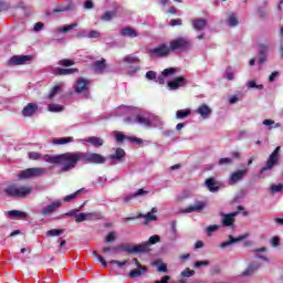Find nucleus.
Here are the masks:
<instances>
[{"label":"nucleus","mask_w":283,"mask_h":283,"mask_svg":"<svg viewBox=\"0 0 283 283\" xmlns=\"http://www.w3.org/2000/svg\"><path fill=\"white\" fill-rule=\"evenodd\" d=\"M63 87H65V84L63 82L55 84L49 92L48 99L54 101V98H56V96H59V94L63 92Z\"/></svg>","instance_id":"19"},{"label":"nucleus","mask_w":283,"mask_h":283,"mask_svg":"<svg viewBox=\"0 0 283 283\" xmlns=\"http://www.w3.org/2000/svg\"><path fill=\"white\" fill-rule=\"evenodd\" d=\"M94 71L97 73H101L105 70V67H107V64L105 63V59H102L99 61H96L93 64Z\"/></svg>","instance_id":"36"},{"label":"nucleus","mask_w":283,"mask_h":283,"mask_svg":"<svg viewBox=\"0 0 283 283\" xmlns=\"http://www.w3.org/2000/svg\"><path fill=\"white\" fill-rule=\"evenodd\" d=\"M164 122L160 117L150 114V127H158L159 129L163 128Z\"/></svg>","instance_id":"34"},{"label":"nucleus","mask_w":283,"mask_h":283,"mask_svg":"<svg viewBox=\"0 0 283 283\" xmlns=\"http://www.w3.org/2000/svg\"><path fill=\"white\" fill-rule=\"evenodd\" d=\"M192 28L197 32H202V30H205V28H207V20H205V19L192 20Z\"/></svg>","instance_id":"27"},{"label":"nucleus","mask_w":283,"mask_h":283,"mask_svg":"<svg viewBox=\"0 0 283 283\" xmlns=\"http://www.w3.org/2000/svg\"><path fill=\"white\" fill-rule=\"evenodd\" d=\"M245 87H248V90H259V91H262L264 90V85L262 84H258L255 82V80H250L245 83Z\"/></svg>","instance_id":"38"},{"label":"nucleus","mask_w":283,"mask_h":283,"mask_svg":"<svg viewBox=\"0 0 283 283\" xmlns=\"http://www.w3.org/2000/svg\"><path fill=\"white\" fill-rule=\"evenodd\" d=\"M48 109L49 112L59 113V112H63L64 108L62 105H59V104H49Z\"/></svg>","instance_id":"50"},{"label":"nucleus","mask_w":283,"mask_h":283,"mask_svg":"<svg viewBox=\"0 0 283 283\" xmlns=\"http://www.w3.org/2000/svg\"><path fill=\"white\" fill-rule=\"evenodd\" d=\"M109 158L111 160H120L122 158H125V150L123 148H117Z\"/></svg>","instance_id":"40"},{"label":"nucleus","mask_w":283,"mask_h":283,"mask_svg":"<svg viewBox=\"0 0 283 283\" xmlns=\"http://www.w3.org/2000/svg\"><path fill=\"white\" fill-rule=\"evenodd\" d=\"M93 256L96 258V260H98L102 264V266L107 268V261H105V259L103 256H101V254H98L96 251H93Z\"/></svg>","instance_id":"57"},{"label":"nucleus","mask_w":283,"mask_h":283,"mask_svg":"<svg viewBox=\"0 0 283 283\" xmlns=\"http://www.w3.org/2000/svg\"><path fill=\"white\" fill-rule=\"evenodd\" d=\"M69 143H74V137H60L52 139V145H69Z\"/></svg>","instance_id":"33"},{"label":"nucleus","mask_w":283,"mask_h":283,"mask_svg":"<svg viewBox=\"0 0 283 283\" xmlns=\"http://www.w3.org/2000/svg\"><path fill=\"white\" fill-rule=\"evenodd\" d=\"M263 125H265L266 127H271V126H273L274 127V129H277V127H281L282 125L280 124V123H276L275 124V120H273V119H264L263 120Z\"/></svg>","instance_id":"55"},{"label":"nucleus","mask_w":283,"mask_h":283,"mask_svg":"<svg viewBox=\"0 0 283 283\" xmlns=\"http://www.w3.org/2000/svg\"><path fill=\"white\" fill-rule=\"evenodd\" d=\"M124 123L128 125H144V127H151V113H139L135 117H126Z\"/></svg>","instance_id":"4"},{"label":"nucleus","mask_w":283,"mask_h":283,"mask_svg":"<svg viewBox=\"0 0 283 283\" xmlns=\"http://www.w3.org/2000/svg\"><path fill=\"white\" fill-rule=\"evenodd\" d=\"M101 36V32L96 30L88 31V39H98Z\"/></svg>","instance_id":"64"},{"label":"nucleus","mask_w":283,"mask_h":283,"mask_svg":"<svg viewBox=\"0 0 283 283\" xmlns=\"http://www.w3.org/2000/svg\"><path fill=\"white\" fill-rule=\"evenodd\" d=\"M49 165H60L62 171H72L82 163L81 151H69L61 155H52V157H46Z\"/></svg>","instance_id":"1"},{"label":"nucleus","mask_w":283,"mask_h":283,"mask_svg":"<svg viewBox=\"0 0 283 283\" xmlns=\"http://www.w3.org/2000/svg\"><path fill=\"white\" fill-rule=\"evenodd\" d=\"M85 220H101L103 214L101 212H84Z\"/></svg>","instance_id":"43"},{"label":"nucleus","mask_w":283,"mask_h":283,"mask_svg":"<svg viewBox=\"0 0 283 283\" xmlns=\"http://www.w3.org/2000/svg\"><path fill=\"white\" fill-rule=\"evenodd\" d=\"M45 174V168H29L18 174V180H30V178H39Z\"/></svg>","instance_id":"8"},{"label":"nucleus","mask_w":283,"mask_h":283,"mask_svg":"<svg viewBox=\"0 0 283 283\" xmlns=\"http://www.w3.org/2000/svg\"><path fill=\"white\" fill-rule=\"evenodd\" d=\"M219 165L220 166H222V165H233V159L229 158V157L221 158V159H219Z\"/></svg>","instance_id":"62"},{"label":"nucleus","mask_w":283,"mask_h":283,"mask_svg":"<svg viewBox=\"0 0 283 283\" xmlns=\"http://www.w3.org/2000/svg\"><path fill=\"white\" fill-rule=\"evenodd\" d=\"M32 191H33V188L30 186H17V185H11L7 187L4 190V192L10 198H25L27 196H30Z\"/></svg>","instance_id":"2"},{"label":"nucleus","mask_w":283,"mask_h":283,"mask_svg":"<svg viewBox=\"0 0 283 283\" xmlns=\"http://www.w3.org/2000/svg\"><path fill=\"white\" fill-rule=\"evenodd\" d=\"M36 112H39V105H36L34 103H29L22 109V116H24L25 118H30V117L34 116V114H36Z\"/></svg>","instance_id":"18"},{"label":"nucleus","mask_w":283,"mask_h":283,"mask_svg":"<svg viewBox=\"0 0 283 283\" xmlns=\"http://www.w3.org/2000/svg\"><path fill=\"white\" fill-rule=\"evenodd\" d=\"M81 143L83 145H85V143H88L90 145H93V147H103L105 142L101 137L92 136V137L82 139Z\"/></svg>","instance_id":"22"},{"label":"nucleus","mask_w":283,"mask_h":283,"mask_svg":"<svg viewBox=\"0 0 283 283\" xmlns=\"http://www.w3.org/2000/svg\"><path fill=\"white\" fill-rule=\"evenodd\" d=\"M244 240V237H238L233 238V235H229V241H224L220 244V249H228V247H231V244H235V242H242Z\"/></svg>","instance_id":"28"},{"label":"nucleus","mask_w":283,"mask_h":283,"mask_svg":"<svg viewBox=\"0 0 283 283\" xmlns=\"http://www.w3.org/2000/svg\"><path fill=\"white\" fill-rule=\"evenodd\" d=\"M259 54H268L269 55V44L260 43L259 44Z\"/></svg>","instance_id":"58"},{"label":"nucleus","mask_w":283,"mask_h":283,"mask_svg":"<svg viewBox=\"0 0 283 283\" xmlns=\"http://www.w3.org/2000/svg\"><path fill=\"white\" fill-rule=\"evenodd\" d=\"M248 169L244 168L242 170H238L235 172H233L231 176H230V179H229V185H235V182H240V180H242V178L245 177V175L248 174Z\"/></svg>","instance_id":"20"},{"label":"nucleus","mask_w":283,"mask_h":283,"mask_svg":"<svg viewBox=\"0 0 283 283\" xmlns=\"http://www.w3.org/2000/svg\"><path fill=\"white\" fill-rule=\"evenodd\" d=\"M211 113H212L211 107H209V105L207 104H202L197 109V114H199L201 118H203V120H207V118L211 116Z\"/></svg>","instance_id":"23"},{"label":"nucleus","mask_w":283,"mask_h":283,"mask_svg":"<svg viewBox=\"0 0 283 283\" xmlns=\"http://www.w3.org/2000/svg\"><path fill=\"white\" fill-rule=\"evenodd\" d=\"M28 156L30 160H43L44 163H50L46 158H52V155H43L36 151H30L28 153Z\"/></svg>","instance_id":"25"},{"label":"nucleus","mask_w":283,"mask_h":283,"mask_svg":"<svg viewBox=\"0 0 283 283\" xmlns=\"http://www.w3.org/2000/svg\"><path fill=\"white\" fill-rule=\"evenodd\" d=\"M270 189H271V193H280V191L283 190V185L282 184H279V185L273 184Z\"/></svg>","instance_id":"59"},{"label":"nucleus","mask_w":283,"mask_h":283,"mask_svg":"<svg viewBox=\"0 0 283 283\" xmlns=\"http://www.w3.org/2000/svg\"><path fill=\"white\" fill-rule=\"evenodd\" d=\"M187 116H191L190 108L179 109L176 112V118H178L179 120H182V118H187Z\"/></svg>","instance_id":"41"},{"label":"nucleus","mask_w":283,"mask_h":283,"mask_svg":"<svg viewBox=\"0 0 283 283\" xmlns=\"http://www.w3.org/2000/svg\"><path fill=\"white\" fill-rule=\"evenodd\" d=\"M223 77L227 78V81H233V78H235V74L232 71L228 70L226 71Z\"/></svg>","instance_id":"63"},{"label":"nucleus","mask_w":283,"mask_h":283,"mask_svg":"<svg viewBox=\"0 0 283 283\" xmlns=\"http://www.w3.org/2000/svg\"><path fill=\"white\" fill-rule=\"evenodd\" d=\"M63 232H64L63 229H52L46 232V237L48 238H56L59 235H62Z\"/></svg>","instance_id":"48"},{"label":"nucleus","mask_w":283,"mask_h":283,"mask_svg":"<svg viewBox=\"0 0 283 283\" xmlns=\"http://www.w3.org/2000/svg\"><path fill=\"white\" fill-rule=\"evenodd\" d=\"M74 28H78V23L75 22L72 24L60 27V28L55 29L54 32H55V34H61V33L66 34V32L74 30Z\"/></svg>","instance_id":"31"},{"label":"nucleus","mask_w":283,"mask_h":283,"mask_svg":"<svg viewBox=\"0 0 283 283\" xmlns=\"http://www.w3.org/2000/svg\"><path fill=\"white\" fill-rule=\"evenodd\" d=\"M70 10H74V6L69 4L66 7H57L54 9V12H70Z\"/></svg>","instance_id":"56"},{"label":"nucleus","mask_w":283,"mask_h":283,"mask_svg":"<svg viewBox=\"0 0 283 283\" xmlns=\"http://www.w3.org/2000/svg\"><path fill=\"white\" fill-rule=\"evenodd\" d=\"M62 205H63V202L61 200H55V201L42 207L39 210V213H40V216H43V217L51 216L52 213H54V211L61 209Z\"/></svg>","instance_id":"10"},{"label":"nucleus","mask_w":283,"mask_h":283,"mask_svg":"<svg viewBox=\"0 0 283 283\" xmlns=\"http://www.w3.org/2000/svg\"><path fill=\"white\" fill-rule=\"evenodd\" d=\"M240 21H238V17H235V13H230L228 17V25L230 28H235Z\"/></svg>","instance_id":"45"},{"label":"nucleus","mask_w":283,"mask_h":283,"mask_svg":"<svg viewBox=\"0 0 283 283\" xmlns=\"http://www.w3.org/2000/svg\"><path fill=\"white\" fill-rule=\"evenodd\" d=\"M81 157H82V163H84L85 165H105V163H107V158H105L103 155L97 153L81 151Z\"/></svg>","instance_id":"3"},{"label":"nucleus","mask_w":283,"mask_h":283,"mask_svg":"<svg viewBox=\"0 0 283 283\" xmlns=\"http://www.w3.org/2000/svg\"><path fill=\"white\" fill-rule=\"evenodd\" d=\"M218 229H220V226L218 224H212L206 228V233H208V235H211V233H216V231H218Z\"/></svg>","instance_id":"60"},{"label":"nucleus","mask_w":283,"mask_h":283,"mask_svg":"<svg viewBox=\"0 0 283 283\" xmlns=\"http://www.w3.org/2000/svg\"><path fill=\"white\" fill-rule=\"evenodd\" d=\"M176 72H178V69H175V67L164 70L163 73L157 77L156 83H159L160 85H163V83H165V76L176 74Z\"/></svg>","instance_id":"24"},{"label":"nucleus","mask_w":283,"mask_h":283,"mask_svg":"<svg viewBox=\"0 0 283 283\" xmlns=\"http://www.w3.org/2000/svg\"><path fill=\"white\" fill-rule=\"evenodd\" d=\"M10 218H28V213L19 211V210H11L9 211Z\"/></svg>","instance_id":"47"},{"label":"nucleus","mask_w":283,"mask_h":283,"mask_svg":"<svg viewBox=\"0 0 283 283\" xmlns=\"http://www.w3.org/2000/svg\"><path fill=\"white\" fill-rule=\"evenodd\" d=\"M256 13L259 17H261V19H264V17L269 14V11H266V4H264L263 7H259L256 9Z\"/></svg>","instance_id":"52"},{"label":"nucleus","mask_w":283,"mask_h":283,"mask_svg":"<svg viewBox=\"0 0 283 283\" xmlns=\"http://www.w3.org/2000/svg\"><path fill=\"white\" fill-rule=\"evenodd\" d=\"M206 187L211 191V193H216V191L220 189V184H218L214 178H208L206 180Z\"/></svg>","instance_id":"26"},{"label":"nucleus","mask_w":283,"mask_h":283,"mask_svg":"<svg viewBox=\"0 0 283 283\" xmlns=\"http://www.w3.org/2000/svg\"><path fill=\"white\" fill-rule=\"evenodd\" d=\"M202 266H209V261H196L193 263L195 269H202Z\"/></svg>","instance_id":"61"},{"label":"nucleus","mask_w":283,"mask_h":283,"mask_svg":"<svg viewBox=\"0 0 283 283\" xmlns=\"http://www.w3.org/2000/svg\"><path fill=\"white\" fill-rule=\"evenodd\" d=\"M147 193H149V191L140 188L134 193H130V195H127V196H124V197L119 198V200H122L123 205H129V202H132V200L134 198H140L143 196H147Z\"/></svg>","instance_id":"13"},{"label":"nucleus","mask_w":283,"mask_h":283,"mask_svg":"<svg viewBox=\"0 0 283 283\" xmlns=\"http://www.w3.org/2000/svg\"><path fill=\"white\" fill-rule=\"evenodd\" d=\"M132 112H134V109H132V107H129V106H119L116 109V115L117 116H125L127 114H132Z\"/></svg>","instance_id":"42"},{"label":"nucleus","mask_w":283,"mask_h":283,"mask_svg":"<svg viewBox=\"0 0 283 283\" xmlns=\"http://www.w3.org/2000/svg\"><path fill=\"white\" fill-rule=\"evenodd\" d=\"M122 36H128L129 39H136L138 31L133 28H124L120 30Z\"/></svg>","instance_id":"30"},{"label":"nucleus","mask_w":283,"mask_h":283,"mask_svg":"<svg viewBox=\"0 0 283 283\" xmlns=\"http://www.w3.org/2000/svg\"><path fill=\"white\" fill-rule=\"evenodd\" d=\"M124 245H115V247H104L101 249L102 253H117L118 251H123Z\"/></svg>","instance_id":"35"},{"label":"nucleus","mask_w":283,"mask_h":283,"mask_svg":"<svg viewBox=\"0 0 283 283\" xmlns=\"http://www.w3.org/2000/svg\"><path fill=\"white\" fill-rule=\"evenodd\" d=\"M93 185L96 187H105L107 185V177H98L95 181H93Z\"/></svg>","instance_id":"51"},{"label":"nucleus","mask_w":283,"mask_h":283,"mask_svg":"<svg viewBox=\"0 0 283 283\" xmlns=\"http://www.w3.org/2000/svg\"><path fill=\"white\" fill-rule=\"evenodd\" d=\"M124 63L133 64V63H138V57L136 55H126L124 57Z\"/></svg>","instance_id":"53"},{"label":"nucleus","mask_w":283,"mask_h":283,"mask_svg":"<svg viewBox=\"0 0 283 283\" xmlns=\"http://www.w3.org/2000/svg\"><path fill=\"white\" fill-rule=\"evenodd\" d=\"M120 8H115L112 11H106L103 15H102V21H112V19H116L118 12H119Z\"/></svg>","instance_id":"29"},{"label":"nucleus","mask_w":283,"mask_h":283,"mask_svg":"<svg viewBox=\"0 0 283 283\" xmlns=\"http://www.w3.org/2000/svg\"><path fill=\"white\" fill-rule=\"evenodd\" d=\"M123 251H126V253H147V251H149V248L145 241L133 247L124 245Z\"/></svg>","instance_id":"12"},{"label":"nucleus","mask_w":283,"mask_h":283,"mask_svg":"<svg viewBox=\"0 0 283 283\" xmlns=\"http://www.w3.org/2000/svg\"><path fill=\"white\" fill-rule=\"evenodd\" d=\"M76 72H78V69H55L54 70V74H56L57 76H67Z\"/></svg>","instance_id":"32"},{"label":"nucleus","mask_w":283,"mask_h":283,"mask_svg":"<svg viewBox=\"0 0 283 283\" xmlns=\"http://www.w3.org/2000/svg\"><path fill=\"white\" fill-rule=\"evenodd\" d=\"M28 61H30V55H13L8 61V65H25Z\"/></svg>","instance_id":"17"},{"label":"nucleus","mask_w":283,"mask_h":283,"mask_svg":"<svg viewBox=\"0 0 283 283\" xmlns=\"http://www.w3.org/2000/svg\"><path fill=\"white\" fill-rule=\"evenodd\" d=\"M115 138H116L117 143H123V140H129L130 143H136V145L143 144V139L124 135L120 132H115Z\"/></svg>","instance_id":"16"},{"label":"nucleus","mask_w":283,"mask_h":283,"mask_svg":"<svg viewBox=\"0 0 283 283\" xmlns=\"http://www.w3.org/2000/svg\"><path fill=\"white\" fill-rule=\"evenodd\" d=\"M155 213H158V208H151V211L143 216V218H145L146 222H154V220H157V217Z\"/></svg>","instance_id":"39"},{"label":"nucleus","mask_w":283,"mask_h":283,"mask_svg":"<svg viewBox=\"0 0 283 283\" xmlns=\"http://www.w3.org/2000/svg\"><path fill=\"white\" fill-rule=\"evenodd\" d=\"M170 52H189L191 50V42L189 39L181 36L170 41Z\"/></svg>","instance_id":"5"},{"label":"nucleus","mask_w":283,"mask_h":283,"mask_svg":"<svg viewBox=\"0 0 283 283\" xmlns=\"http://www.w3.org/2000/svg\"><path fill=\"white\" fill-rule=\"evenodd\" d=\"M134 261L137 269H134L129 272V277L135 279L140 277V275H145V273H147V268L143 266L140 262H138V259H134Z\"/></svg>","instance_id":"15"},{"label":"nucleus","mask_w":283,"mask_h":283,"mask_svg":"<svg viewBox=\"0 0 283 283\" xmlns=\"http://www.w3.org/2000/svg\"><path fill=\"white\" fill-rule=\"evenodd\" d=\"M279 154H280V147H276L274 151L270 155L265 167L261 169L260 174H264L269 171L272 167H275L277 160H280Z\"/></svg>","instance_id":"11"},{"label":"nucleus","mask_w":283,"mask_h":283,"mask_svg":"<svg viewBox=\"0 0 283 283\" xmlns=\"http://www.w3.org/2000/svg\"><path fill=\"white\" fill-rule=\"evenodd\" d=\"M242 206L238 207V211H234L232 213H224L221 212L220 217H221V224L223 227H230L231 229H235V218H238V216L240 214V211H242Z\"/></svg>","instance_id":"7"},{"label":"nucleus","mask_w":283,"mask_h":283,"mask_svg":"<svg viewBox=\"0 0 283 283\" xmlns=\"http://www.w3.org/2000/svg\"><path fill=\"white\" fill-rule=\"evenodd\" d=\"M158 242H160V235L154 234L148 239V241H146V244L150 248L154 244H158Z\"/></svg>","instance_id":"49"},{"label":"nucleus","mask_w":283,"mask_h":283,"mask_svg":"<svg viewBox=\"0 0 283 283\" xmlns=\"http://www.w3.org/2000/svg\"><path fill=\"white\" fill-rule=\"evenodd\" d=\"M83 191H85L84 188H81L78 189L77 191L71 193V195H67L63 198L64 202H72L73 200H76V198H78V195L80 193H83Z\"/></svg>","instance_id":"37"},{"label":"nucleus","mask_w":283,"mask_h":283,"mask_svg":"<svg viewBox=\"0 0 283 283\" xmlns=\"http://www.w3.org/2000/svg\"><path fill=\"white\" fill-rule=\"evenodd\" d=\"M259 266H255L253 264L249 265L245 271L242 272L243 277H250V275H253L255 271H258Z\"/></svg>","instance_id":"46"},{"label":"nucleus","mask_w":283,"mask_h":283,"mask_svg":"<svg viewBox=\"0 0 283 283\" xmlns=\"http://www.w3.org/2000/svg\"><path fill=\"white\" fill-rule=\"evenodd\" d=\"M171 52V49L167 44H159L157 48L149 49L148 54L149 56L163 59L165 56H169V53Z\"/></svg>","instance_id":"9"},{"label":"nucleus","mask_w":283,"mask_h":283,"mask_svg":"<svg viewBox=\"0 0 283 283\" xmlns=\"http://www.w3.org/2000/svg\"><path fill=\"white\" fill-rule=\"evenodd\" d=\"M193 275H196V271L186 268L182 272H181V277H193Z\"/></svg>","instance_id":"54"},{"label":"nucleus","mask_w":283,"mask_h":283,"mask_svg":"<svg viewBox=\"0 0 283 283\" xmlns=\"http://www.w3.org/2000/svg\"><path fill=\"white\" fill-rule=\"evenodd\" d=\"M92 82L87 78L80 77L74 84L75 94H83L84 98H90V85Z\"/></svg>","instance_id":"6"},{"label":"nucleus","mask_w":283,"mask_h":283,"mask_svg":"<svg viewBox=\"0 0 283 283\" xmlns=\"http://www.w3.org/2000/svg\"><path fill=\"white\" fill-rule=\"evenodd\" d=\"M116 240H118V234L115 231H112L105 237L104 242L106 244H112L113 242H116Z\"/></svg>","instance_id":"44"},{"label":"nucleus","mask_w":283,"mask_h":283,"mask_svg":"<svg viewBox=\"0 0 283 283\" xmlns=\"http://www.w3.org/2000/svg\"><path fill=\"white\" fill-rule=\"evenodd\" d=\"M205 201H196L193 205L184 209L182 213H200L205 210Z\"/></svg>","instance_id":"14"},{"label":"nucleus","mask_w":283,"mask_h":283,"mask_svg":"<svg viewBox=\"0 0 283 283\" xmlns=\"http://www.w3.org/2000/svg\"><path fill=\"white\" fill-rule=\"evenodd\" d=\"M187 85V78L179 76L170 82H168L169 90H179V87H185Z\"/></svg>","instance_id":"21"}]
</instances>
